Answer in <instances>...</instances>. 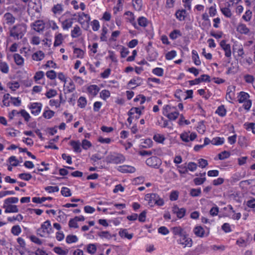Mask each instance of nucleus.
I'll return each mask as SVG.
<instances>
[{"label": "nucleus", "instance_id": "nucleus-1", "mask_svg": "<svg viewBox=\"0 0 255 255\" xmlns=\"http://www.w3.org/2000/svg\"><path fill=\"white\" fill-rule=\"evenodd\" d=\"M27 26L24 23L17 24L9 28V36L15 40L21 39L26 32Z\"/></svg>", "mask_w": 255, "mask_h": 255}, {"label": "nucleus", "instance_id": "nucleus-2", "mask_svg": "<svg viewBox=\"0 0 255 255\" xmlns=\"http://www.w3.org/2000/svg\"><path fill=\"white\" fill-rule=\"evenodd\" d=\"M52 230L50 222L47 220L43 224L41 227L37 230V233L42 237H45L50 234V231Z\"/></svg>", "mask_w": 255, "mask_h": 255}, {"label": "nucleus", "instance_id": "nucleus-3", "mask_svg": "<svg viewBox=\"0 0 255 255\" xmlns=\"http://www.w3.org/2000/svg\"><path fill=\"white\" fill-rule=\"evenodd\" d=\"M161 163V159L156 156H152L146 160L147 165L154 168H159Z\"/></svg>", "mask_w": 255, "mask_h": 255}, {"label": "nucleus", "instance_id": "nucleus-4", "mask_svg": "<svg viewBox=\"0 0 255 255\" xmlns=\"http://www.w3.org/2000/svg\"><path fill=\"white\" fill-rule=\"evenodd\" d=\"M109 161L111 163L119 164L124 162L125 160V157L121 154L114 153L109 155Z\"/></svg>", "mask_w": 255, "mask_h": 255}, {"label": "nucleus", "instance_id": "nucleus-5", "mask_svg": "<svg viewBox=\"0 0 255 255\" xmlns=\"http://www.w3.org/2000/svg\"><path fill=\"white\" fill-rule=\"evenodd\" d=\"M172 212L175 214L178 219H182L185 216L186 210L184 208H180L177 205H174L172 207Z\"/></svg>", "mask_w": 255, "mask_h": 255}, {"label": "nucleus", "instance_id": "nucleus-6", "mask_svg": "<svg viewBox=\"0 0 255 255\" xmlns=\"http://www.w3.org/2000/svg\"><path fill=\"white\" fill-rule=\"evenodd\" d=\"M180 237V238L177 240V243L179 244L184 245V247L186 246L190 247L192 246V240L190 238H188L185 234H184Z\"/></svg>", "mask_w": 255, "mask_h": 255}, {"label": "nucleus", "instance_id": "nucleus-7", "mask_svg": "<svg viewBox=\"0 0 255 255\" xmlns=\"http://www.w3.org/2000/svg\"><path fill=\"white\" fill-rule=\"evenodd\" d=\"M31 26L33 27L34 30L40 32L44 30L45 24L43 20H37L31 24Z\"/></svg>", "mask_w": 255, "mask_h": 255}, {"label": "nucleus", "instance_id": "nucleus-8", "mask_svg": "<svg viewBox=\"0 0 255 255\" xmlns=\"http://www.w3.org/2000/svg\"><path fill=\"white\" fill-rule=\"evenodd\" d=\"M42 104L40 103H33L31 104L29 108L31 109L32 114L36 116L41 112L42 108Z\"/></svg>", "mask_w": 255, "mask_h": 255}, {"label": "nucleus", "instance_id": "nucleus-9", "mask_svg": "<svg viewBox=\"0 0 255 255\" xmlns=\"http://www.w3.org/2000/svg\"><path fill=\"white\" fill-rule=\"evenodd\" d=\"M220 45L222 48L224 50L225 56L228 58H230L231 57L230 44H227L226 41L225 40H223L220 42Z\"/></svg>", "mask_w": 255, "mask_h": 255}, {"label": "nucleus", "instance_id": "nucleus-10", "mask_svg": "<svg viewBox=\"0 0 255 255\" xmlns=\"http://www.w3.org/2000/svg\"><path fill=\"white\" fill-rule=\"evenodd\" d=\"M3 208H5L4 212L5 213H17L19 211V210L16 205H4L2 207Z\"/></svg>", "mask_w": 255, "mask_h": 255}, {"label": "nucleus", "instance_id": "nucleus-11", "mask_svg": "<svg viewBox=\"0 0 255 255\" xmlns=\"http://www.w3.org/2000/svg\"><path fill=\"white\" fill-rule=\"evenodd\" d=\"M119 170L123 173H133L135 171V168L129 165H124L119 166Z\"/></svg>", "mask_w": 255, "mask_h": 255}, {"label": "nucleus", "instance_id": "nucleus-12", "mask_svg": "<svg viewBox=\"0 0 255 255\" xmlns=\"http://www.w3.org/2000/svg\"><path fill=\"white\" fill-rule=\"evenodd\" d=\"M82 35V30L80 26L76 25L73 29L71 31V36L72 38H75L80 36Z\"/></svg>", "mask_w": 255, "mask_h": 255}, {"label": "nucleus", "instance_id": "nucleus-13", "mask_svg": "<svg viewBox=\"0 0 255 255\" xmlns=\"http://www.w3.org/2000/svg\"><path fill=\"white\" fill-rule=\"evenodd\" d=\"M186 10L185 9H178L175 12V16L179 21H183L186 16Z\"/></svg>", "mask_w": 255, "mask_h": 255}, {"label": "nucleus", "instance_id": "nucleus-14", "mask_svg": "<svg viewBox=\"0 0 255 255\" xmlns=\"http://www.w3.org/2000/svg\"><path fill=\"white\" fill-rule=\"evenodd\" d=\"M238 98L239 103H243L249 100L248 99L250 98V95L248 93L242 91L239 93Z\"/></svg>", "mask_w": 255, "mask_h": 255}, {"label": "nucleus", "instance_id": "nucleus-15", "mask_svg": "<svg viewBox=\"0 0 255 255\" xmlns=\"http://www.w3.org/2000/svg\"><path fill=\"white\" fill-rule=\"evenodd\" d=\"M4 18L6 21V23L11 25L15 22V18L9 12H6L4 14Z\"/></svg>", "mask_w": 255, "mask_h": 255}, {"label": "nucleus", "instance_id": "nucleus-16", "mask_svg": "<svg viewBox=\"0 0 255 255\" xmlns=\"http://www.w3.org/2000/svg\"><path fill=\"white\" fill-rule=\"evenodd\" d=\"M237 31L240 33L247 34L250 29L247 27L245 24H240L237 27Z\"/></svg>", "mask_w": 255, "mask_h": 255}, {"label": "nucleus", "instance_id": "nucleus-17", "mask_svg": "<svg viewBox=\"0 0 255 255\" xmlns=\"http://www.w3.org/2000/svg\"><path fill=\"white\" fill-rule=\"evenodd\" d=\"M44 53L42 51H38L34 53L32 56V59L35 61H41L44 58Z\"/></svg>", "mask_w": 255, "mask_h": 255}, {"label": "nucleus", "instance_id": "nucleus-18", "mask_svg": "<svg viewBox=\"0 0 255 255\" xmlns=\"http://www.w3.org/2000/svg\"><path fill=\"white\" fill-rule=\"evenodd\" d=\"M195 235L199 237H203L205 234V230L201 226H196L194 229Z\"/></svg>", "mask_w": 255, "mask_h": 255}, {"label": "nucleus", "instance_id": "nucleus-19", "mask_svg": "<svg viewBox=\"0 0 255 255\" xmlns=\"http://www.w3.org/2000/svg\"><path fill=\"white\" fill-rule=\"evenodd\" d=\"M73 23V18L67 19L62 22V28L64 30H68L72 27Z\"/></svg>", "mask_w": 255, "mask_h": 255}, {"label": "nucleus", "instance_id": "nucleus-20", "mask_svg": "<svg viewBox=\"0 0 255 255\" xmlns=\"http://www.w3.org/2000/svg\"><path fill=\"white\" fill-rule=\"evenodd\" d=\"M171 230L174 236L180 237L185 233L183 229L179 226L173 227Z\"/></svg>", "mask_w": 255, "mask_h": 255}, {"label": "nucleus", "instance_id": "nucleus-21", "mask_svg": "<svg viewBox=\"0 0 255 255\" xmlns=\"http://www.w3.org/2000/svg\"><path fill=\"white\" fill-rule=\"evenodd\" d=\"M160 197L155 193H152L150 194H147L146 195V198L147 200H148L149 203H151L152 202L155 204L156 202V200H158Z\"/></svg>", "mask_w": 255, "mask_h": 255}, {"label": "nucleus", "instance_id": "nucleus-22", "mask_svg": "<svg viewBox=\"0 0 255 255\" xmlns=\"http://www.w3.org/2000/svg\"><path fill=\"white\" fill-rule=\"evenodd\" d=\"M70 145L73 147L75 152L78 153L81 152V149L80 148V142L79 141H76L72 140L70 142Z\"/></svg>", "mask_w": 255, "mask_h": 255}, {"label": "nucleus", "instance_id": "nucleus-23", "mask_svg": "<svg viewBox=\"0 0 255 255\" xmlns=\"http://www.w3.org/2000/svg\"><path fill=\"white\" fill-rule=\"evenodd\" d=\"M98 235L101 238L110 239L113 237H115L116 235H111L108 231H102L98 233Z\"/></svg>", "mask_w": 255, "mask_h": 255}, {"label": "nucleus", "instance_id": "nucleus-24", "mask_svg": "<svg viewBox=\"0 0 255 255\" xmlns=\"http://www.w3.org/2000/svg\"><path fill=\"white\" fill-rule=\"evenodd\" d=\"M226 112L227 111L224 106L221 105L218 107L215 113L217 114L220 117H223L226 116Z\"/></svg>", "mask_w": 255, "mask_h": 255}, {"label": "nucleus", "instance_id": "nucleus-25", "mask_svg": "<svg viewBox=\"0 0 255 255\" xmlns=\"http://www.w3.org/2000/svg\"><path fill=\"white\" fill-rule=\"evenodd\" d=\"M169 37L172 40L177 39L179 36H182V33L178 29H174L169 34Z\"/></svg>", "mask_w": 255, "mask_h": 255}, {"label": "nucleus", "instance_id": "nucleus-26", "mask_svg": "<svg viewBox=\"0 0 255 255\" xmlns=\"http://www.w3.org/2000/svg\"><path fill=\"white\" fill-rule=\"evenodd\" d=\"M13 58L15 63L17 65H22L23 64L24 59L19 54H14L13 55Z\"/></svg>", "mask_w": 255, "mask_h": 255}, {"label": "nucleus", "instance_id": "nucleus-27", "mask_svg": "<svg viewBox=\"0 0 255 255\" xmlns=\"http://www.w3.org/2000/svg\"><path fill=\"white\" fill-rule=\"evenodd\" d=\"M78 240V237L76 235H69L66 238V242L68 244L76 243Z\"/></svg>", "mask_w": 255, "mask_h": 255}, {"label": "nucleus", "instance_id": "nucleus-28", "mask_svg": "<svg viewBox=\"0 0 255 255\" xmlns=\"http://www.w3.org/2000/svg\"><path fill=\"white\" fill-rule=\"evenodd\" d=\"M224 142V138L220 137H216L211 140V143L216 145H222Z\"/></svg>", "mask_w": 255, "mask_h": 255}, {"label": "nucleus", "instance_id": "nucleus-29", "mask_svg": "<svg viewBox=\"0 0 255 255\" xmlns=\"http://www.w3.org/2000/svg\"><path fill=\"white\" fill-rule=\"evenodd\" d=\"M53 251L59 255H67L68 253V250H63L61 247H55Z\"/></svg>", "mask_w": 255, "mask_h": 255}, {"label": "nucleus", "instance_id": "nucleus-30", "mask_svg": "<svg viewBox=\"0 0 255 255\" xmlns=\"http://www.w3.org/2000/svg\"><path fill=\"white\" fill-rule=\"evenodd\" d=\"M88 91L93 95H96L99 91V88L96 85L90 86L88 88Z\"/></svg>", "mask_w": 255, "mask_h": 255}, {"label": "nucleus", "instance_id": "nucleus-31", "mask_svg": "<svg viewBox=\"0 0 255 255\" xmlns=\"http://www.w3.org/2000/svg\"><path fill=\"white\" fill-rule=\"evenodd\" d=\"M142 79L139 77H136L131 79L129 82L128 85L133 84L137 86H140L142 83Z\"/></svg>", "mask_w": 255, "mask_h": 255}, {"label": "nucleus", "instance_id": "nucleus-32", "mask_svg": "<svg viewBox=\"0 0 255 255\" xmlns=\"http://www.w3.org/2000/svg\"><path fill=\"white\" fill-rule=\"evenodd\" d=\"M0 70L1 72L5 74L8 72L9 67L6 62L0 61Z\"/></svg>", "mask_w": 255, "mask_h": 255}, {"label": "nucleus", "instance_id": "nucleus-33", "mask_svg": "<svg viewBox=\"0 0 255 255\" xmlns=\"http://www.w3.org/2000/svg\"><path fill=\"white\" fill-rule=\"evenodd\" d=\"M63 36L61 33H59L55 36L54 46L55 47L59 46L62 42Z\"/></svg>", "mask_w": 255, "mask_h": 255}, {"label": "nucleus", "instance_id": "nucleus-34", "mask_svg": "<svg viewBox=\"0 0 255 255\" xmlns=\"http://www.w3.org/2000/svg\"><path fill=\"white\" fill-rule=\"evenodd\" d=\"M119 235L121 237H124L129 240L131 239L133 235L132 234H128L127 229H124L119 232Z\"/></svg>", "mask_w": 255, "mask_h": 255}, {"label": "nucleus", "instance_id": "nucleus-35", "mask_svg": "<svg viewBox=\"0 0 255 255\" xmlns=\"http://www.w3.org/2000/svg\"><path fill=\"white\" fill-rule=\"evenodd\" d=\"M153 139L156 142L161 143H162L165 139L163 135L158 133L154 135Z\"/></svg>", "mask_w": 255, "mask_h": 255}, {"label": "nucleus", "instance_id": "nucleus-36", "mask_svg": "<svg viewBox=\"0 0 255 255\" xmlns=\"http://www.w3.org/2000/svg\"><path fill=\"white\" fill-rule=\"evenodd\" d=\"M222 13L227 17L230 18L232 15L231 9L229 7L221 8Z\"/></svg>", "mask_w": 255, "mask_h": 255}, {"label": "nucleus", "instance_id": "nucleus-37", "mask_svg": "<svg viewBox=\"0 0 255 255\" xmlns=\"http://www.w3.org/2000/svg\"><path fill=\"white\" fill-rule=\"evenodd\" d=\"M18 177L25 181H29L32 178V176L30 173H23L18 175Z\"/></svg>", "mask_w": 255, "mask_h": 255}, {"label": "nucleus", "instance_id": "nucleus-38", "mask_svg": "<svg viewBox=\"0 0 255 255\" xmlns=\"http://www.w3.org/2000/svg\"><path fill=\"white\" fill-rule=\"evenodd\" d=\"M18 201L17 197H9L4 201V205H10L12 203H16Z\"/></svg>", "mask_w": 255, "mask_h": 255}, {"label": "nucleus", "instance_id": "nucleus-39", "mask_svg": "<svg viewBox=\"0 0 255 255\" xmlns=\"http://www.w3.org/2000/svg\"><path fill=\"white\" fill-rule=\"evenodd\" d=\"M63 10L62 6L60 4L55 5L52 8V11L55 14H60Z\"/></svg>", "mask_w": 255, "mask_h": 255}, {"label": "nucleus", "instance_id": "nucleus-40", "mask_svg": "<svg viewBox=\"0 0 255 255\" xmlns=\"http://www.w3.org/2000/svg\"><path fill=\"white\" fill-rule=\"evenodd\" d=\"M87 105V100L84 97H80L78 100V106L81 108H84Z\"/></svg>", "mask_w": 255, "mask_h": 255}, {"label": "nucleus", "instance_id": "nucleus-41", "mask_svg": "<svg viewBox=\"0 0 255 255\" xmlns=\"http://www.w3.org/2000/svg\"><path fill=\"white\" fill-rule=\"evenodd\" d=\"M137 21L138 25L140 26L146 27L147 25V20L143 16L139 17L137 19Z\"/></svg>", "mask_w": 255, "mask_h": 255}, {"label": "nucleus", "instance_id": "nucleus-42", "mask_svg": "<svg viewBox=\"0 0 255 255\" xmlns=\"http://www.w3.org/2000/svg\"><path fill=\"white\" fill-rule=\"evenodd\" d=\"M21 232V230L19 225H15L13 226L11 230V233L15 236H18Z\"/></svg>", "mask_w": 255, "mask_h": 255}, {"label": "nucleus", "instance_id": "nucleus-43", "mask_svg": "<svg viewBox=\"0 0 255 255\" xmlns=\"http://www.w3.org/2000/svg\"><path fill=\"white\" fill-rule=\"evenodd\" d=\"M54 112L52 110H46L43 113V117L45 119H50L54 116Z\"/></svg>", "mask_w": 255, "mask_h": 255}, {"label": "nucleus", "instance_id": "nucleus-44", "mask_svg": "<svg viewBox=\"0 0 255 255\" xmlns=\"http://www.w3.org/2000/svg\"><path fill=\"white\" fill-rule=\"evenodd\" d=\"M61 193V194L65 197H70L72 195L70 190L66 187L62 188Z\"/></svg>", "mask_w": 255, "mask_h": 255}, {"label": "nucleus", "instance_id": "nucleus-45", "mask_svg": "<svg viewBox=\"0 0 255 255\" xmlns=\"http://www.w3.org/2000/svg\"><path fill=\"white\" fill-rule=\"evenodd\" d=\"M97 250V247L95 244H91L87 246V252L91 254H94Z\"/></svg>", "mask_w": 255, "mask_h": 255}, {"label": "nucleus", "instance_id": "nucleus-46", "mask_svg": "<svg viewBox=\"0 0 255 255\" xmlns=\"http://www.w3.org/2000/svg\"><path fill=\"white\" fill-rule=\"evenodd\" d=\"M108 32V29L106 27H103L102 30V33L101 34L100 39L102 41H107V38L106 36V34Z\"/></svg>", "mask_w": 255, "mask_h": 255}, {"label": "nucleus", "instance_id": "nucleus-47", "mask_svg": "<svg viewBox=\"0 0 255 255\" xmlns=\"http://www.w3.org/2000/svg\"><path fill=\"white\" fill-rule=\"evenodd\" d=\"M57 94V92L55 90L51 89L45 95L48 99H50L56 96Z\"/></svg>", "mask_w": 255, "mask_h": 255}, {"label": "nucleus", "instance_id": "nucleus-48", "mask_svg": "<svg viewBox=\"0 0 255 255\" xmlns=\"http://www.w3.org/2000/svg\"><path fill=\"white\" fill-rule=\"evenodd\" d=\"M201 249V247H197L194 250L189 251L184 255H199Z\"/></svg>", "mask_w": 255, "mask_h": 255}, {"label": "nucleus", "instance_id": "nucleus-49", "mask_svg": "<svg viewBox=\"0 0 255 255\" xmlns=\"http://www.w3.org/2000/svg\"><path fill=\"white\" fill-rule=\"evenodd\" d=\"M163 69L161 68H155L152 69V72L155 75L158 76H162L163 75Z\"/></svg>", "mask_w": 255, "mask_h": 255}, {"label": "nucleus", "instance_id": "nucleus-50", "mask_svg": "<svg viewBox=\"0 0 255 255\" xmlns=\"http://www.w3.org/2000/svg\"><path fill=\"white\" fill-rule=\"evenodd\" d=\"M23 219V216L21 214H18L15 217H8L7 221L10 222H12L14 221L17 220L19 222L22 221Z\"/></svg>", "mask_w": 255, "mask_h": 255}, {"label": "nucleus", "instance_id": "nucleus-51", "mask_svg": "<svg viewBox=\"0 0 255 255\" xmlns=\"http://www.w3.org/2000/svg\"><path fill=\"white\" fill-rule=\"evenodd\" d=\"M134 113L138 114L139 115L141 114V112L138 108H132L128 112V116L130 117Z\"/></svg>", "mask_w": 255, "mask_h": 255}, {"label": "nucleus", "instance_id": "nucleus-52", "mask_svg": "<svg viewBox=\"0 0 255 255\" xmlns=\"http://www.w3.org/2000/svg\"><path fill=\"white\" fill-rule=\"evenodd\" d=\"M176 56V52L175 50H171L167 52L165 55V58L167 60H170Z\"/></svg>", "mask_w": 255, "mask_h": 255}, {"label": "nucleus", "instance_id": "nucleus-53", "mask_svg": "<svg viewBox=\"0 0 255 255\" xmlns=\"http://www.w3.org/2000/svg\"><path fill=\"white\" fill-rule=\"evenodd\" d=\"M230 155L229 152L224 151L218 154V157L220 160H224L228 158Z\"/></svg>", "mask_w": 255, "mask_h": 255}, {"label": "nucleus", "instance_id": "nucleus-54", "mask_svg": "<svg viewBox=\"0 0 255 255\" xmlns=\"http://www.w3.org/2000/svg\"><path fill=\"white\" fill-rule=\"evenodd\" d=\"M20 115L24 118L25 122H28L29 121L30 116L25 110H21L20 111Z\"/></svg>", "mask_w": 255, "mask_h": 255}, {"label": "nucleus", "instance_id": "nucleus-55", "mask_svg": "<svg viewBox=\"0 0 255 255\" xmlns=\"http://www.w3.org/2000/svg\"><path fill=\"white\" fill-rule=\"evenodd\" d=\"M190 194L192 197L199 196L201 194V190L200 188L192 189L190 190Z\"/></svg>", "mask_w": 255, "mask_h": 255}, {"label": "nucleus", "instance_id": "nucleus-56", "mask_svg": "<svg viewBox=\"0 0 255 255\" xmlns=\"http://www.w3.org/2000/svg\"><path fill=\"white\" fill-rule=\"evenodd\" d=\"M110 96V92L107 90H103L100 93V97L104 100H106Z\"/></svg>", "mask_w": 255, "mask_h": 255}, {"label": "nucleus", "instance_id": "nucleus-57", "mask_svg": "<svg viewBox=\"0 0 255 255\" xmlns=\"http://www.w3.org/2000/svg\"><path fill=\"white\" fill-rule=\"evenodd\" d=\"M179 114L177 112H172L166 115V117L170 120H175L178 117Z\"/></svg>", "mask_w": 255, "mask_h": 255}, {"label": "nucleus", "instance_id": "nucleus-58", "mask_svg": "<svg viewBox=\"0 0 255 255\" xmlns=\"http://www.w3.org/2000/svg\"><path fill=\"white\" fill-rule=\"evenodd\" d=\"M74 53L76 55L77 58H82L84 55V51L80 48H75Z\"/></svg>", "mask_w": 255, "mask_h": 255}, {"label": "nucleus", "instance_id": "nucleus-59", "mask_svg": "<svg viewBox=\"0 0 255 255\" xmlns=\"http://www.w3.org/2000/svg\"><path fill=\"white\" fill-rule=\"evenodd\" d=\"M46 75L49 79L51 80L55 79L56 77V73L54 70L48 71L46 73Z\"/></svg>", "mask_w": 255, "mask_h": 255}, {"label": "nucleus", "instance_id": "nucleus-60", "mask_svg": "<svg viewBox=\"0 0 255 255\" xmlns=\"http://www.w3.org/2000/svg\"><path fill=\"white\" fill-rule=\"evenodd\" d=\"M45 190L48 193L57 192L59 191L58 186H47L45 187Z\"/></svg>", "mask_w": 255, "mask_h": 255}, {"label": "nucleus", "instance_id": "nucleus-61", "mask_svg": "<svg viewBox=\"0 0 255 255\" xmlns=\"http://www.w3.org/2000/svg\"><path fill=\"white\" fill-rule=\"evenodd\" d=\"M252 15V12L250 10H248L243 16V18L246 21H249L251 19Z\"/></svg>", "mask_w": 255, "mask_h": 255}, {"label": "nucleus", "instance_id": "nucleus-62", "mask_svg": "<svg viewBox=\"0 0 255 255\" xmlns=\"http://www.w3.org/2000/svg\"><path fill=\"white\" fill-rule=\"evenodd\" d=\"M9 162L13 166H16L18 165V160L14 156H11L8 158Z\"/></svg>", "mask_w": 255, "mask_h": 255}, {"label": "nucleus", "instance_id": "nucleus-63", "mask_svg": "<svg viewBox=\"0 0 255 255\" xmlns=\"http://www.w3.org/2000/svg\"><path fill=\"white\" fill-rule=\"evenodd\" d=\"M91 26L92 27V29L94 31H96L98 30L100 28V24L99 21L96 19L94 20L91 22Z\"/></svg>", "mask_w": 255, "mask_h": 255}, {"label": "nucleus", "instance_id": "nucleus-64", "mask_svg": "<svg viewBox=\"0 0 255 255\" xmlns=\"http://www.w3.org/2000/svg\"><path fill=\"white\" fill-rule=\"evenodd\" d=\"M246 205L250 208H255V198H252L250 200L247 201Z\"/></svg>", "mask_w": 255, "mask_h": 255}]
</instances>
